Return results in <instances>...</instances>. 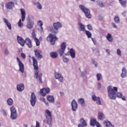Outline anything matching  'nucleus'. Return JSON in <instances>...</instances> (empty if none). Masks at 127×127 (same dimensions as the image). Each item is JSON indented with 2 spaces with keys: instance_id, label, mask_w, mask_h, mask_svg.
<instances>
[{
  "instance_id": "nucleus-60",
  "label": "nucleus",
  "mask_w": 127,
  "mask_h": 127,
  "mask_svg": "<svg viewBox=\"0 0 127 127\" xmlns=\"http://www.w3.org/2000/svg\"><path fill=\"white\" fill-rule=\"evenodd\" d=\"M106 52H107V53H108V54H109V55H110V50H109V49H106Z\"/></svg>"
},
{
  "instance_id": "nucleus-54",
  "label": "nucleus",
  "mask_w": 127,
  "mask_h": 127,
  "mask_svg": "<svg viewBox=\"0 0 127 127\" xmlns=\"http://www.w3.org/2000/svg\"><path fill=\"white\" fill-rule=\"evenodd\" d=\"M21 56L23 59H25L26 57V56H25V54H24V53L21 54Z\"/></svg>"
},
{
  "instance_id": "nucleus-30",
  "label": "nucleus",
  "mask_w": 127,
  "mask_h": 127,
  "mask_svg": "<svg viewBox=\"0 0 127 127\" xmlns=\"http://www.w3.org/2000/svg\"><path fill=\"white\" fill-rule=\"evenodd\" d=\"M11 120H16L17 119V113H11L10 114Z\"/></svg>"
},
{
  "instance_id": "nucleus-24",
  "label": "nucleus",
  "mask_w": 127,
  "mask_h": 127,
  "mask_svg": "<svg viewBox=\"0 0 127 127\" xmlns=\"http://www.w3.org/2000/svg\"><path fill=\"white\" fill-rule=\"evenodd\" d=\"M69 54L70 55V57L72 58V59H74L76 57V53H75V51L74 50V49L71 48L69 50Z\"/></svg>"
},
{
  "instance_id": "nucleus-29",
  "label": "nucleus",
  "mask_w": 127,
  "mask_h": 127,
  "mask_svg": "<svg viewBox=\"0 0 127 127\" xmlns=\"http://www.w3.org/2000/svg\"><path fill=\"white\" fill-rule=\"evenodd\" d=\"M34 5H36L38 9H42V5L39 2L33 3Z\"/></svg>"
},
{
  "instance_id": "nucleus-28",
  "label": "nucleus",
  "mask_w": 127,
  "mask_h": 127,
  "mask_svg": "<svg viewBox=\"0 0 127 127\" xmlns=\"http://www.w3.org/2000/svg\"><path fill=\"white\" fill-rule=\"evenodd\" d=\"M47 99L50 103H53L54 102V97L52 95H48Z\"/></svg>"
},
{
  "instance_id": "nucleus-23",
  "label": "nucleus",
  "mask_w": 127,
  "mask_h": 127,
  "mask_svg": "<svg viewBox=\"0 0 127 127\" xmlns=\"http://www.w3.org/2000/svg\"><path fill=\"white\" fill-rule=\"evenodd\" d=\"M105 114L103 113V112H99L98 113V120H100V121H103V120H105Z\"/></svg>"
},
{
  "instance_id": "nucleus-48",
  "label": "nucleus",
  "mask_w": 127,
  "mask_h": 127,
  "mask_svg": "<svg viewBox=\"0 0 127 127\" xmlns=\"http://www.w3.org/2000/svg\"><path fill=\"white\" fill-rule=\"evenodd\" d=\"M2 114H3V115L4 116V117H6V116H7V113L6 112V110H2Z\"/></svg>"
},
{
  "instance_id": "nucleus-32",
  "label": "nucleus",
  "mask_w": 127,
  "mask_h": 127,
  "mask_svg": "<svg viewBox=\"0 0 127 127\" xmlns=\"http://www.w3.org/2000/svg\"><path fill=\"white\" fill-rule=\"evenodd\" d=\"M8 106H12L13 104V100L12 98H8L6 101Z\"/></svg>"
},
{
  "instance_id": "nucleus-15",
  "label": "nucleus",
  "mask_w": 127,
  "mask_h": 127,
  "mask_svg": "<svg viewBox=\"0 0 127 127\" xmlns=\"http://www.w3.org/2000/svg\"><path fill=\"white\" fill-rule=\"evenodd\" d=\"M71 110L73 112H76L78 109V104L75 99H73L71 103Z\"/></svg>"
},
{
  "instance_id": "nucleus-16",
  "label": "nucleus",
  "mask_w": 127,
  "mask_h": 127,
  "mask_svg": "<svg viewBox=\"0 0 127 127\" xmlns=\"http://www.w3.org/2000/svg\"><path fill=\"white\" fill-rule=\"evenodd\" d=\"M15 5L13 1H9L5 4V7L7 9L11 10L13 9Z\"/></svg>"
},
{
  "instance_id": "nucleus-52",
  "label": "nucleus",
  "mask_w": 127,
  "mask_h": 127,
  "mask_svg": "<svg viewBox=\"0 0 127 127\" xmlns=\"http://www.w3.org/2000/svg\"><path fill=\"white\" fill-rule=\"evenodd\" d=\"M91 39H92V41H93L94 45H96V44H97V42L96 41V39L92 38Z\"/></svg>"
},
{
  "instance_id": "nucleus-22",
  "label": "nucleus",
  "mask_w": 127,
  "mask_h": 127,
  "mask_svg": "<svg viewBox=\"0 0 127 127\" xmlns=\"http://www.w3.org/2000/svg\"><path fill=\"white\" fill-rule=\"evenodd\" d=\"M104 125L105 127H115V126L112 124V123L108 120L104 122Z\"/></svg>"
},
{
  "instance_id": "nucleus-57",
  "label": "nucleus",
  "mask_w": 127,
  "mask_h": 127,
  "mask_svg": "<svg viewBox=\"0 0 127 127\" xmlns=\"http://www.w3.org/2000/svg\"><path fill=\"white\" fill-rule=\"evenodd\" d=\"M122 15H123V16H126V15H127V11H124L122 13Z\"/></svg>"
},
{
  "instance_id": "nucleus-19",
  "label": "nucleus",
  "mask_w": 127,
  "mask_h": 127,
  "mask_svg": "<svg viewBox=\"0 0 127 127\" xmlns=\"http://www.w3.org/2000/svg\"><path fill=\"white\" fill-rule=\"evenodd\" d=\"M37 24L40 27V28L38 29V30L40 32V33H42V31H43V27H42L43 25V22L42 20H39L37 22Z\"/></svg>"
},
{
  "instance_id": "nucleus-59",
  "label": "nucleus",
  "mask_w": 127,
  "mask_h": 127,
  "mask_svg": "<svg viewBox=\"0 0 127 127\" xmlns=\"http://www.w3.org/2000/svg\"><path fill=\"white\" fill-rule=\"evenodd\" d=\"M99 5H100V6H101V7H103V6H104V4L103 3V2H100Z\"/></svg>"
},
{
  "instance_id": "nucleus-62",
  "label": "nucleus",
  "mask_w": 127,
  "mask_h": 127,
  "mask_svg": "<svg viewBox=\"0 0 127 127\" xmlns=\"http://www.w3.org/2000/svg\"><path fill=\"white\" fill-rule=\"evenodd\" d=\"M13 3L14 4L15 3V4H16V5H17V0H13Z\"/></svg>"
},
{
  "instance_id": "nucleus-39",
  "label": "nucleus",
  "mask_w": 127,
  "mask_h": 127,
  "mask_svg": "<svg viewBox=\"0 0 127 127\" xmlns=\"http://www.w3.org/2000/svg\"><path fill=\"white\" fill-rule=\"evenodd\" d=\"M88 38H91L92 37V33H91V32L88 30H85V31Z\"/></svg>"
},
{
  "instance_id": "nucleus-58",
  "label": "nucleus",
  "mask_w": 127,
  "mask_h": 127,
  "mask_svg": "<svg viewBox=\"0 0 127 127\" xmlns=\"http://www.w3.org/2000/svg\"><path fill=\"white\" fill-rule=\"evenodd\" d=\"M112 25L113 27H114V28H117V25H116L115 24V23H112Z\"/></svg>"
},
{
  "instance_id": "nucleus-7",
  "label": "nucleus",
  "mask_w": 127,
  "mask_h": 127,
  "mask_svg": "<svg viewBox=\"0 0 127 127\" xmlns=\"http://www.w3.org/2000/svg\"><path fill=\"white\" fill-rule=\"evenodd\" d=\"M47 40L48 41L50 42L52 45H54V44H55V42H56V40H57V37H56V35L49 34L47 38Z\"/></svg>"
},
{
  "instance_id": "nucleus-6",
  "label": "nucleus",
  "mask_w": 127,
  "mask_h": 127,
  "mask_svg": "<svg viewBox=\"0 0 127 127\" xmlns=\"http://www.w3.org/2000/svg\"><path fill=\"white\" fill-rule=\"evenodd\" d=\"M62 26H63V25L62 24V23L60 22H57L53 23V27L54 28V30H52V32L53 33H55L56 34L57 33H58V30L60 29V28H62Z\"/></svg>"
},
{
  "instance_id": "nucleus-4",
  "label": "nucleus",
  "mask_w": 127,
  "mask_h": 127,
  "mask_svg": "<svg viewBox=\"0 0 127 127\" xmlns=\"http://www.w3.org/2000/svg\"><path fill=\"white\" fill-rule=\"evenodd\" d=\"M21 15V19H20L19 21L17 23L18 26L20 27V28H22L23 27V23L21 22L22 21H24L25 20V16H26V13L25 12V9L23 8L20 9Z\"/></svg>"
},
{
  "instance_id": "nucleus-25",
  "label": "nucleus",
  "mask_w": 127,
  "mask_h": 127,
  "mask_svg": "<svg viewBox=\"0 0 127 127\" xmlns=\"http://www.w3.org/2000/svg\"><path fill=\"white\" fill-rule=\"evenodd\" d=\"M78 25L79 26V31H82V32L86 31V28L85 27V25H84V24H82L81 23H79Z\"/></svg>"
},
{
  "instance_id": "nucleus-3",
  "label": "nucleus",
  "mask_w": 127,
  "mask_h": 127,
  "mask_svg": "<svg viewBox=\"0 0 127 127\" xmlns=\"http://www.w3.org/2000/svg\"><path fill=\"white\" fill-rule=\"evenodd\" d=\"M45 116L46 117V120L44 121V123H46L47 125H48L49 127H52V115L51 112L49 110L47 109L45 110Z\"/></svg>"
},
{
  "instance_id": "nucleus-36",
  "label": "nucleus",
  "mask_w": 127,
  "mask_h": 127,
  "mask_svg": "<svg viewBox=\"0 0 127 127\" xmlns=\"http://www.w3.org/2000/svg\"><path fill=\"white\" fill-rule=\"evenodd\" d=\"M119 1L123 7H126V5L127 4V0H120Z\"/></svg>"
},
{
  "instance_id": "nucleus-11",
  "label": "nucleus",
  "mask_w": 127,
  "mask_h": 127,
  "mask_svg": "<svg viewBox=\"0 0 127 127\" xmlns=\"http://www.w3.org/2000/svg\"><path fill=\"white\" fill-rule=\"evenodd\" d=\"M55 78L57 80H58L60 83H62V82L64 81V77H63V75L58 72H55Z\"/></svg>"
},
{
  "instance_id": "nucleus-31",
  "label": "nucleus",
  "mask_w": 127,
  "mask_h": 127,
  "mask_svg": "<svg viewBox=\"0 0 127 127\" xmlns=\"http://www.w3.org/2000/svg\"><path fill=\"white\" fill-rule=\"evenodd\" d=\"M97 122V120L96 119H92L90 120V126L95 127Z\"/></svg>"
},
{
  "instance_id": "nucleus-46",
  "label": "nucleus",
  "mask_w": 127,
  "mask_h": 127,
  "mask_svg": "<svg viewBox=\"0 0 127 127\" xmlns=\"http://www.w3.org/2000/svg\"><path fill=\"white\" fill-rule=\"evenodd\" d=\"M117 53L118 56H122V51H121V50L119 49L117 50Z\"/></svg>"
},
{
  "instance_id": "nucleus-10",
  "label": "nucleus",
  "mask_w": 127,
  "mask_h": 127,
  "mask_svg": "<svg viewBox=\"0 0 127 127\" xmlns=\"http://www.w3.org/2000/svg\"><path fill=\"white\" fill-rule=\"evenodd\" d=\"M30 98V104L32 107H34V106H35V104H36L37 100L36 96L35 95V94L34 92H32L31 93Z\"/></svg>"
},
{
  "instance_id": "nucleus-50",
  "label": "nucleus",
  "mask_w": 127,
  "mask_h": 127,
  "mask_svg": "<svg viewBox=\"0 0 127 127\" xmlns=\"http://www.w3.org/2000/svg\"><path fill=\"white\" fill-rule=\"evenodd\" d=\"M87 28L89 30H92V29H93V27H92V25L90 24L87 25Z\"/></svg>"
},
{
  "instance_id": "nucleus-63",
  "label": "nucleus",
  "mask_w": 127,
  "mask_h": 127,
  "mask_svg": "<svg viewBox=\"0 0 127 127\" xmlns=\"http://www.w3.org/2000/svg\"><path fill=\"white\" fill-rule=\"evenodd\" d=\"M85 126H83L82 124H79L78 126V127H84Z\"/></svg>"
},
{
  "instance_id": "nucleus-14",
  "label": "nucleus",
  "mask_w": 127,
  "mask_h": 127,
  "mask_svg": "<svg viewBox=\"0 0 127 127\" xmlns=\"http://www.w3.org/2000/svg\"><path fill=\"white\" fill-rule=\"evenodd\" d=\"M50 92V88H43V89H41L40 91V94L43 97H45L47 94H49V92Z\"/></svg>"
},
{
  "instance_id": "nucleus-9",
  "label": "nucleus",
  "mask_w": 127,
  "mask_h": 127,
  "mask_svg": "<svg viewBox=\"0 0 127 127\" xmlns=\"http://www.w3.org/2000/svg\"><path fill=\"white\" fill-rule=\"evenodd\" d=\"M16 60L19 67V71H20L21 73H23L24 72V64L21 62V61H20L19 58H17Z\"/></svg>"
},
{
  "instance_id": "nucleus-56",
  "label": "nucleus",
  "mask_w": 127,
  "mask_h": 127,
  "mask_svg": "<svg viewBox=\"0 0 127 127\" xmlns=\"http://www.w3.org/2000/svg\"><path fill=\"white\" fill-rule=\"evenodd\" d=\"M36 127H40V125L39 124V122H36Z\"/></svg>"
},
{
  "instance_id": "nucleus-21",
  "label": "nucleus",
  "mask_w": 127,
  "mask_h": 127,
  "mask_svg": "<svg viewBox=\"0 0 127 127\" xmlns=\"http://www.w3.org/2000/svg\"><path fill=\"white\" fill-rule=\"evenodd\" d=\"M127 68H126V67H124L122 70L121 77L122 78H126V77H127Z\"/></svg>"
},
{
  "instance_id": "nucleus-55",
  "label": "nucleus",
  "mask_w": 127,
  "mask_h": 127,
  "mask_svg": "<svg viewBox=\"0 0 127 127\" xmlns=\"http://www.w3.org/2000/svg\"><path fill=\"white\" fill-rule=\"evenodd\" d=\"M95 126L97 127H101V124H100V123L99 122H96V124H95Z\"/></svg>"
},
{
  "instance_id": "nucleus-40",
  "label": "nucleus",
  "mask_w": 127,
  "mask_h": 127,
  "mask_svg": "<svg viewBox=\"0 0 127 127\" xmlns=\"http://www.w3.org/2000/svg\"><path fill=\"white\" fill-rule=\"evenodd\" d=\"M96 78L97 79V81H100V80H101L102 78H103V76H102V74L100 73H97L96 74Z\"/></svg>"
},
{
  "instance_id": "nucleus-34",
  "label": "nucleus",
  "mask_w": 127,
  "mask_h": 127,
  "mask_svg": "<svg viewBox=\"0 0 127 127\" xmlns=\"http://www.w3.org/2000/svg\"><path fill=\"white\" fill-rule=\"evenodd\" d=\"M80 123H81L80 124L82 125V126H83V127H87V122H86V121L85 120H84V119L81 118L80 120Z\"/></svg>"
},
{
  "instance_id": "nucleus-53",
  "label": "nucleus",
  "mask_w": 127,
  "mask_h": 127,
  "mask_svg": "<svg viewBox=\"0 0 127 127\" xmlns=\"http://www.w3.org/2000/svg\"><path fill=\"white\" fill-rule=\"evenodd\" d=\"M102 87V84L101 83H98L97 84V88L98 89H101Z\"/></svg>"
},
{
  "instance_id": "nucleus-35",
  "label": "nucleus",
  "mask_w": 127,
  "mask_h": 127,
  "mask_svg": "<svg viewBox=\"0 0 127 127\" xmlns=\"http://www.w3.org/2000/svg\"><path fill=\"white\" fill-rule=\"evenodd\" d=\"M50 55H51V57H52V58H57V57H58V54H57V53L56 52H52L50 53Z\"/></svg>"
},
{
  "instance_id": "nucleus-51",
  "label": "nucleus",
  "mask_w": 127,
  "mask_h": 127,
  "mask_svg": "<svg viewBox=\"0 0 127 127\" xmlns=\"http://www.w3.org/2000/svg\"><path fill=\"white\" fill-rule=\"evenodd\" d=\"M27 45L29 48H31L32 47V44L31 42L27 44Z\"/></svg>"
},
{
  "instance_id": "nucleus-26",
  "label": "nucleus",
  "mask_w": 127,
  "mask_h": 127,
  "mask_svg": "<svg viewBox=\"0 0 127 127\" xmlns=\"http://www.w3.org/2000/svg\"><path fill=\"white\" fill-rule=\"evenodd\" d=\"M33 25H34L33 22H29L26 25L27 28L28 29H32V28H33Z\"/></svg>"
},
{
  "instance_id": "nucleus-37",
  "label": "nucleus",
  "mask_w": 127,
  "mask_h": 127,
  "mask_svg": "<svg viewBox=\"0 0 127 127\" xmlns=\"http://www.w3.org/2000/svg\"><path fill=\"white\" fill-rule=\"evenodd\" d=\"M10 113H16V109L14 106H12L10 108Z\"/></svg>"
},
{
  "instance_id": "nucleus-42",
  "label": "nucleus",
  "mask_w": 127,
  "mask_h": 127,
  "mask_svg": "<svg viewBox=\"0 0 127 127\" xmlns=\"http://www.w3.org/2000/svg\"><path fill=\"white\" fill-rule=\"evenodd\" d=\"M35 42H36V46H39V45H40V41H39V39H38L37 38L35 39Z\"/></svg>"
},
{
  "instance_id": "nucleus-44",
  "label": "nucleus",
  "mask_w": 127,
  "mask_h": 127,
  "mask_svg": "<svg viewBox=\"0 0 127 127\" xmlns=\"http://www.w3.org/2000/svg\"><path fill=\"white\" fill-rule=\"evenodd\" d=\"M91 63L94 65L95 67H98V63L95 60H92Z\"/></svg>"
},
{
  "instance_id": "nucleus-8",
  "label": "nucleus",
  "mask_w": 127,
  "mask_h": 127,
  "mask_svg": "<svg viewBox=\"0 0 127 127\" xmlns=\"http://www.w3.org/2000/svg\"><path fill=\"white\" fill-rule=\"evenodd\" d=\"M66 46L67 45L66 42H63L62 43L61 45V49L58 50V52L59 53L60 56H62V55L64 54L65 50H66Z\"/></svg>"
},
{
  "instance_id": "nucleus-5",
  "label": "nucleus",
  "mask_w": 127,
  "mask_h": 127,
  "mask_svg": "<svg viewBox=\"0 0 127 127\" xmlns=\"http://www.w3.org/2000/svg\"><path fill=\"white\" fill-rule=\"evenodd\" d=\"M79 7L83 12H84L85 16L87 18H91L92 17V15L90 12L89 8L86 7L84 5L80 4L79 5Z\"/></svg>"
},
{
  "instance_id": "nucleus-12",
  "label": "nucleus",
  "mask_w": 127,
  "mask_h": 127,
  "mask_svg": "<svg viewBox=\"0 0 127 127\" xmlns=\"http://www.w3.org/2000/svg\"><path fill=\"white\" fill-rule=\"evenodd\" d=\"M91 97L93 101L94 102H96V104L97 105H102V103H101V99H100L99 97H97L96 96V94L95 93H92L91 94Z\"/></svg>"
},
{
  "instance_id": "nucleus-41",
  "label": "nucleus",
  "mask_w": 127,
  "mask_h": 127,
  "mask_svg": "<svg viewBox=\"0 0 127 127\" xmlns=\"http://www.w3.org/2000/svg\"><path fill=\"white\" fill-rule=\"evenodd\" d=\"M63 61L64 63H68L69 62V59L68 58H66L65 57H63Z\"/></svg>"
},
{
  "instance_id": "nucleus-17",
  "label": "nucleus",
  "mask_w": 127,
  "mask_h": 127,
  "mask_svg": "<svg viewBox=\"0 0 127 127\" xmlns=\"http://www.w3.org/2000/svg\"><path fill=\"white\" fill-rule=\"evenodd\" d=\"M3 21L4 23L6 25L7 27L8 28V29L9 30H11L12 27H11V24L8 21V20L5 18H3Z\"/></svg>"
},
{
  "instance_id": "nucleus-18",
  "label": "nucleus",
  "mask_w": 127,
  "mask_h": 127,
  "mask_svg": "<svg viewBox=\"0 0 127 127\" xmlns=\"http://www.w3.org/2000/svg\"><path fill=\"white\" fill-rule=\"evenodd\" d=\"M17 40L18 41V43L20 44L21 46H24V44H25V41H24L22 38L18 36L17 37Z\"/></svg>"
},
{
  "instance_id": "nucleus-38",
  "label": "nucleus",
  "mask_w": 127,
  "mask_h": 127,
  "mask_svg": "<svg viewBox=\"0 0 127 127\" xmlns=\"http://www.w3.org/2000/svg\"><path fill=\"white\" fill-rule=\"evenodd\" d=\"M114 21L115 23L119 24L120 23V21H121V20H120V17H119V16H115L114 17Z\"/></svg>"
},
{
  "instance_id": "nucleus-49",
  "label": "nucleus",
  "mask_w": 127,
  "mask_h": 127,
  "mask_svg": "<svg viewBox=\"0 0 127 127\" xmlns=\"http://www.w3.org/2000/svg\"><path fill=\"white\" fill-rule=\"evenodd\" d=\"M4 52L6 55H8V54H9V51H8V49H7V48L4 49Z\"/></svg>"
},
{
  "instance_id": "nucleus-47",
  "label": "nucleus",
  "mask_w": 127,
  "mask_h": 127,
  "mask_svg": "<svg viewBox=\"0 0 127 127\" xmlns=\"http://www.w3.org/2000/svg\"><path fill=\"white\" fill-rule=\"evenodd\" d=\"M32 38H33L34 39V40L36 39H37L36 38V35L35 34V32H34V31H33V32L32 33Z\"/></svg>"
},
{
  "instance_id": "nucleus-2",
  "label": "nucleus",
  "mask_w": 127,
  "mask_h": 127,
  "mask_svg": "<svg viewBox=\"0 0 127 127\" xmlns=\"http://www.w3.org/2000/svg\"><path fill=\"white\" fill-rule=\"evenodd\" d=\"M32 59L33 61V65L35 70V76L36 77V79H39V81L40 83H42V73L38 71V62L34 57H33Z\"/></svg>"
},
{
  "instance_id": "nucleus-1",
  "label": "nucleus",
  "mask_w": 127,
  "mask_h": 127,
  "mask_svg": "<svg viewBox=\"0 0 127 127\" xmlns=\"http://www.w3.org/2000/svg\"><path fill=\"white\" fill-rule=\"evenodd\" d=\"M108 96L110 99L112 100H116L117 96V98L122 99L123 101H127L126 96L123 95L122 92H118V88L111 85L108 86L107 87Z\"/></svg>"
},
{
  "instance_id": "nucleus-20",
  "label": "nucleus",
  "mask_w": 127,
  "mask_h": 127,
  "mask_svg": "<svg viewBox=\"0 0 127 127\" xmlns=\"http://www.w3.org/2000/svg\"><path fill=\"white\" fill-rule=\"evenodd\" d=\"M17 90L18 92H22L24 90V84L23 83H20L16 86Z\"/></svg>"
},
{
  "instance_id": "nucleus-33",
  "label": "nucleus",
  "mask_w": 127,
  "mask_h": 127,
  "mask_svg": "<svg viewBox=\"0 0 127 127\" xmlns=\"http://www.w3.org/2000/svg\"><path fill=\"white\" fill-rule=\"evenodd\" d=\"M77 102L79 105H81V106H85V100L83 98H79Z\"/></svg>"
},
{
  "instance_id": "nucleus-45",
  "label": "nucleus",
  "mask_w": 127,
  "mask_h": 127,
  "mask_svg": "<svg viewBox=\"0 0 127 127\" xmlns=\"http://www.w3.org/2000/svg\"><path fill=\"white\" fill-rule=\"evenodd\" d=\"M31 42V40L29 39V38H26L25 41V43L27 44Z\"/></svg>"
},
{
  "instance_id": "nucleus-43",
  "label": "nucleus",
  "mask_w": 127,
  "mask_h": 127,
  "mask_svg": "<svg viewBox=\"0 0 127 127\" xmlns=\"http://www.w3.org/2000/svg\"><path fill=\"white\" fill-rule=\"evenodd\" d=\"M87 75H88V72H87L86 70H84V71H83V72H81V77H83V78L87 76Z\"/></svg>"
},
{
  "instance_id": "nucleus-27",
  "label": "nucleus",
  "mask_w": 127,
  "mask_h": 127,
  "mask_svg": "<svg viewBox=\"0 0 127 127\" xmlns=\"http://www.w3.org/2000/svg\"><path fill=\"white\" fill-rule=\"evenodd\" d=\"M106 37L109 42H112L113 41V36L112 35V34H107Z\"/></svg>"
},
{
  "instance_id": "nucleus-64",
  "label": "nucleus",
  "mask_w": 127,
  "mask_h": 127,
  "mask_svg": "<svg viewBox=\"0 0 127 127\" xmlns=\"http://www.w3.org/2000/svg\"><path fill=\"white\" fill-rule=\"evenodd\" d=\"M57 106H58V107H60V102H58L57 103Z\"/></svg>"
},
{
  "instance_id": "nucleus-61",
  "label": "nucleus",
  "mask_w": 127,
  "mask_h": 127,
  "mask_svg": "<svg viewBox=\"0 0 127 127\" xmlns=\"http://www.w3.org/2000/svg\"><path fill=\"white\" fill-rule=\"evenodd\" d=\"M60 95H61L62 97H63V96H64V92H60Z\"/></svg>"
},
{
  "instance_id": "nucleus-13",
  "label": "nucleus",
  "mask_w": 127,
  "mask_h": 127,
  "mask_svg": "<svg viewBox=\"0 0 127 127\" xmlns=\"http://www.w3.org/2000/svg\"><path fill=\"white\" fill-rule=\"evenodd\" d=\"M35 56L36 58L38 59V60H40V59H42L43 56H42V52L38 49L35 50L34 51Z\"/></svg>"
}]
</instances>
